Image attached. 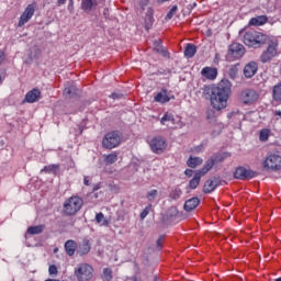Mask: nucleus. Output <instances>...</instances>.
Returning <instances> with one entry per match:
<instances>
[{
    "label": "nucleus",
    "mask_w": 281,
    "mask_h": 281,
    "mask_svg": "<svg viewBox=\"0 0 281 281\" xmlns=\"http://www.w3.org/2000/svg\"><path fill=\"white\" fill-rule=\"evenodd\" d=\"M272 98L276 102H281V82L277 83L272 89Z\"/></svg>",
    "instance_id": "obj_35"
},
{
    "label": "nucleus",
    "mask_w": 281,
    "mask_h": 281,
    "mask_svg": "<svg viewBox=\"0 0 281 281\" xmlns=\"http://www.w3.org/2000/svg\"><path fill=\"white\" fill-rule=\"evenodd\" d=\"M91 251V241L88 238H85L81 244L77 245V255L87 256Z\"/></svg>",
    "instance_id": "obj_15"
},
{
    "label": "nucleus",
    "mask_w": 281,
    "mask_h": 281,
    "mask_svg": "<svg viewBox=\"0 0 281 281\" xmlns=\"http://www.w3.org/2000/svg\"><path fill=\"white\" fill-rule=\"evenodd\" d=\"M85 201L78 195H72L64 202L63 212L65 216H76L79 210H82Z\"/></svg>",
    "instance_id": "obj_3"
},
{
    "label": "nucleus",
    "mask_w": 281,
    "mask_h": 281,
    "mask_svg": "<svg viewBox=\"0 0 281 281\" xmlns=\"http://www.w3.org/2000/svg\"><path fill=\"white\" fill-rule=\"evenodd\" d=\"M95 221L101 227H109L111 225V220H106L102 212L95 214Z\"/></svg>",
    "instance_id": "obj_28"
},
{
    "label": "nucleus",
    "mask_w": 281,
    "mask_h": 281,
    "mask_svg": "<svg viewBox=\"0 0 281 281\" xmlns=\"http://www.w3.org/2000/svg\"><path fill=\"white\" fill-rule=\"evenodd\" d=\"M201 203V200L199 198H191L184 202V211L186 212H192V210H196Z\"/></svg>",
    "instance_id": "obj_19"
},
{
    "label": "nucleus",
    "mask_w": 281,
    "mask_h": 281,
    "mask_svg": "<svg viewBox=\"0 0 281 281\" xmlns=\"http://www.w3.org/2000/svg\"><path fill=\"white\" fill-rule=\"evenodd\" d=\"M204 95H210L211 106L215 111L227 109V102H229L232 97V81L229 79H222L217 86H206L204 88Z\"/></svg>",
    "instance_id": "obj_1"
},
{
    "label": "nucleus",
    "mask_w": 281,
    "mask_h": 281,
    "mask_svg": "<svg viewBox=\"0 0 281 281\" xmlns=\"http://www.w3.org/2000/svg\"><path fill=\"white\" fill-rule=\"evenodd\" d=\"M49 276H58V267L56 265H52L48 268Z\"/></svg>",
    "instance_id": "obj_44"
},
{
    "label": "nucleus",
    "mask_w": 281,
    "mask_h": 281,
    "mask_svg": "<svg viewBox=\"0 0 281 281\" xmlns=\"http://www.w3.org/2000/svg\"><path fill=\"white\" fill-rule=\"evenodd\" d=\"M269 135H271V130L269 128H262L260 132H259V139L261 142H268L269 140Z\"/></svg>",
    "instance_id": "obj_38"
},
{
    "label": "nucleus",
    "mask_w": 281,
    "mask_h": 281,
    "mask_svg": "<svg viewBox=\"0 0 281 281\" xmlns=\"http://www.w3.org/2000/svg\"><path fill=\"white\" fill-rule=\"evenodd\" d=\"M258 74V63L250 61L244 67L245 78H254Z\"/></svg>",
    "instance_id": "obj_13"
},
{
    "label": "nucleus",
    "mask_w": 281,
    "mask_h": 281,
    "mask_svg": "<svg viewBox=\"0 0 281 281\" xmlns=\"http://www.w3.org/2000/svg\"><path fill=\"white\" fill-rule=\"evenodd\" d=\"M98 8V0H81V10L86 14H91Z\"/></svg>",
    "instance_id": "obj_16"
},
{
    "label": "nucleus",
    "mask_w": 281,
    "mask_h": 281,
    "mask_svg": "<svg viewBox=\"0 0 281 281\" xmlns=\"http://www.w3.org/2000/svg\"><path fill=\"white\" fill-rule=\"evenodd\" d=\"M269 21L267 15H258L256 18H251L248 22V25H254L255 27H259L260 25H265Z\"/></svg>",
    "instance_id": "obj_21"
},
{
    "label": "nucleus",
    "mask_w": 281,
    "mask_h": 281,
    "mask_svg": "<svg viewBox=\"0 0 281 281\" xmlns=\"http://www.w3.org/2000/svg\"><path fill=\"white\" fill-rule=\"evenodd\" d=\"M103 14H104L105 19H108V16H109V9H104L103 10Z\"/></svg>",
    "instance_id": "obj_52"
},
{
    "label": "nucleus",
    "mask_w": 281,
    "mask_h": 281,
    "mask_svg": "<svg viewBox=\"0 0 281 281\" xmlns=\"http://www.w3.org/2000/svg\"><path fill=\"white\" fill-rule=\"evenodd\" d=\"M156 245H157L158 249H161V247H164V236H160L157 239Z\"/></svg>",
    "instance_id": "obj_45"
},
{
    "label": "nucleus",
    "mask_w": 281,
    "mask_h": 281,
    "mask_svg": "<svg viewBox=\"0 0 281 281\" xmlns=\"http://www.w3.org/2000/svg\"><path fill=\"white\" fill-rule=\"evenodd\" d=\"M196 54V46L194 44H187L184 49L186 58H194Z\"/></svg>",
    "instance_id": "obj_31"
},
{
    "label": "nucleus",
    "mask_w": 281,
    "mask_h": 281,
    "mask_svg": "<svg viewBox=\"0 0 281 281\" xmlns=\"http://www.w3.org/2000/svg\"><path fill=\"white\" fill-rule=\"evenodd\" d=\"M150 210H153V204L147 205L143 212L140 213V218L142 221H144V218H146V216H148V214H150Z\"/></svg>",
    "instance_id": "obj_41"
},
{
    "label": "nucleus",
    "mask_w": 281,
    "mask_h": 281,
    "mask_svg": "<svg viewBox=\"0 0 281 281\" xmlns=\"http://www.w3.org/2000/svg\"><path fill=\"white\" fill-rule=\"evenodd\" d=\"M161 40L154 42V47L157 52V54H161L165 58H170V53H168V49L161 45Z\"/></svg>",
    "instance_id": "obj_23"
},
{
    "label": "nucleus",
    "mask_w": 281,
    "mask_h": 281,
    "mask_svg": "<svg viewBox=\"0 0 281 281\" xmlns=\"http://www.w3.org/2000/svg\"><path fill=\"white\" fill-rule=\"evenodd\" d=\"M122 144V134L120 131H112L104 135L102 138V147L106 150H113Z\"/></svg>",
    "instance_id": "obj_4"
},
{
    "label": "nucleus",
    "mask_w": 281,
    "mask_h": 281,
    "mask_svg": "<svg viewBox=\"0 0 281 281\" xmlns=\"http://www.w3.org/2000/svg\"><path fill=\"white\" fill-rule=\"evenodd\" d=\"M228 157H232V154L229 153H217L214 154L211 159H213V164H222L225 159H228Z\"/></svg>",
    "instance_id": "obj_26"
},
{
    "label": "nucleus",
    "mask_w": 281,
    "mask_h": 281,
    "mask_svg": "<svg viewBox=\"0 0 281 281\" xmlns=\"http://www.w3.org/2000/svg\"><path fill=\"white\" fill-rule=\"evenodd\" d=\"M85 186H91V181L89 180V177L83 178Z\"/></svg>",
    "instance_id": "obj_50"
},
{
    "label": "nucleus",
    "mask_w": 281,
    "mask_h": 281,
    "mask_svg": "<svg viewBox=\"0 0 281 281\" xmlns=\"http://www.w3.org/2000/svg\"><path fill=\"white\" fill-rule=\"evenodd\" d=\"M203 164V158L201 157H189V159L187 160V166L189 168H196L199 166H201Z\"/></svg>",
    "instance_id": "obj_29"
},
{
    "label": "nucleus",
    "mask_w": 281,
    "mask_h": 281,
    "mask_svg": "<svg viewBox=\"0 0 281 281\" xmlns=\"http://www.w3.org/2000/svg\"><path fill=\"white\" fill-rule=\"evenodd\" d=\"M64 95H68V98H74V95H78V88H76L75 86L65 88Z\"/></svg>",
    "instance_id": "obj_37"
},
{
    "label": "nucleus",
    "mask_w": 281,
    "mask_h": 281,
    "mask_svg": "<svg viewBox=\"0 0 281 281\" xmlns=\"http://www.w3.org/2000/svg\"><path fill=\"white\" fill-rule=\"evenodd\" d=\"M45 231V225L31 226L27 228V234L31 236H36L37 234H43Z\"/></svg>",
    "instance_id": "obj_33"
},
{
    "label": "nucleus",
    "mask_w": 281,
    "mask_h": 281,
    "mask_svg": "<svg viewBox=\"0 0 281 281\" xmlns=\"http://www.w3.org/2000/svg\"><path fill=\"white\" fill-rule=\"evenodd\" d=\"M181 194H183V191L179 188H176L170 192L169 196L173 201H177L178 199H181Z\"/></svg>",
    "instance_id": "obj_39"
},
{
    "label": "nucleus",
    "mask_w": 281,
    "mask_h": 281,
    "mask_svg": "<svg viewBox=\"0 0 281 281\" xmlns=\"http://www.w3.org/2000/svg\"><path fill=\"white\" fill-rule=\"evenodd\" d=\"M71 5H74V0H70L68 8H71Z\"/></svg>",
    "instance_id": "obj_54"
},
{
    "label": "nucleus",
    "mask_w": 281,
    "mask_h": 281,
    "mask_svg": "<svg viewBox=\"0 0 281 281\" xmlns=\"http://www.w3.org/2000/svg\"><path fill=\"white\" fill-rule=\"evenodd\" d=\"M212 113H214V111H212V110H209V111L206 112V117H207V120H212Z\"/></svg>",
    "instance_id": "obj_51"
},
{
    "label": "nucleus",
    "mask_w": 281,
    "mask_h": 281,
    "mask_svg": "<svg viewBox=\"0 0 281 281\" xmlns=\"http://www.w3.org/2000/svg\"><path fill=\"white\" fill-rule=\"evenodd\" d=\"M177 10H179V8L177 5H173L170 11L167 13L166 19H172V16H175L177 14Z\"/></svg>",
    "instance_id": "obj_43"
},
{
    "label": "nucleus",
    "mask_w": 281,
    "mask_h": 281,
    "mask_svg": "<svg viewBox=\"0 0 281 281\" xmlns=\"http://www.w3.org/2000/svg\"><path fill=\"white\" fill-rule=\"evenodd\" d=\"M110 98H112V100H120V98H122V94H117L115 92H113Z\"/></svg>",
    "instance_id": "obj_46"
},
{
    "label": "nucleus",
    "mask_w": 281,
    "mask_h": 281,
    "mask_svg": "<svg viewBox=\"0 0 281 281\" xmlns=\"http://www.w3.org/2000/svg\"><path fill=\"white\" fill-rule=\"evenodd\" d=\"M42 54L43 52L41 50V48H38V46H33L31 48V53L29 54V57L31 60H38Z\"/></svg>",
    "instance_id": "obj_34"
},
{
    "label": "nucleus",
    "mask_w": 281,
    "mask_h": 281,
    "mask_svg": "<svg viewBox=\"0 0 281 281\" xmlns=\"http://www.w3.org/2000/svg\"><path fill=\"white\" fill-rule=\"evenodd\" d=\"M3 60H5V54L0 50V65H2Z\"/></svg>",
    "instance_id": "obj_49"
},
{
    "label": "nucleus",
    "mask_w": 281,
    "mask_h": 281,
    "mask_svg": "<svg viewBox=\"0 0 281 281\" xmlns=\"http://www.w3.org/2000/svg\"><path fill=\"white\" fill-rule=\"evenodd\" d=\"M274 281H281V277H280V278H277Z\"/></svg>",
    "instance_id": "obj_58"
},
{
    "label": "nucleus",
    "mask_w": 281,
    "mask_h": 281,
    "mask_svg": "<svg viewBox=\"0 0 281 281\" xmlns=\"http://www.w3.org/2000/svg\"><path fill=\"white\" fill-rule=\"evenodd\" d=\"M60 168V165H48V166H44V168L41 170V172H44L45 175H57L58 170Z\"/></svg>",
    "instance_id": "obj_30"
},
{
    "label": "nucleus",
    "mask_w": 281,
    "mask_h": 281,
    "mask_svg": "<svg viewBox=\"0 0 281 281\" xmlns=\"http://www.w3.org/2000/svg\"><path fill=\"white\" fill-rule=\"evenodd\" d=\"M245 56V46L239 43H233L228 47V58L240 60Z\"/></svg>",
    "instance_id": "obj_9"
},
{
    "label": "nucleus",
    "mask_w": 281,
    "mask_h": 281,
    "mask_svg": "<svg viewBox=\"0 0 281 281\" xmlns=\"http://www.w3.org/2000/svg\"><path fill=\"white\" fill-rule=\"evenodd\" d=\"M201 76H203V78L206 80H216V78H218V69L206 66L201 70Z\"/></svg>",
    "instance_id": "obj_12"
},
{
    "label": "nucleus",
    "mask_w": 281,
    "mask_h": 281,
    "mask_svg": "<svg viewBox=\"0 0 281 281\" xmlns=\"http://www.w3.org/2000/svg\"><path fill=\"white\" fill-rule=\"evenodd\" d=\"M67 3V0H57L56 5L57 8H60V5H65Z\"/></svg>",
    "instance_id": "obj_48"
},
{
    "label": "nucleus",
    "mask_w": 281,
    "mask_h": 281,
    "mask_svg": "<svg viewBox=\"0 0 281 281\" xmlns=\"http://www.w3.org/2000/svg\"><path fill=\"white\" fill-rule=\"evenodd\" d=\"M192 8H196V2L193 3Z\"/></svg>",
    "instance_id": "obj_57"
},
{
    "label": "nucleus",
    "mask_w": 281,
    "mask_h": 281,
    "mask_svg": "<svg viewBox=\"0 0 281 281\" xmlns=\"http://www.w3.org/2000/svg\"><path fill=\"white\" fill-rule=\"evenodd\" d=\"M65 251L67 256H76V251H78V243L74 239H68L65 245Z\"/></svg>",
    "instance_id": "obj_18"
},
{
    "label": "nucleus",
    "mask_w": 281,
    "mask_h": 281,
    "mask_svg": "<svg viewBox=\"0 0 281 281\" xmlns=\"http://www.w3.org/2000/svg\"><path fill=\"white\" fill-rule=\"evenodd\" d=\"M157 194H159V192L157 191V189H153L147 193V199L148 201H153L154 199H157Z\"/></svg>",
    "instance_id": "obj_42"
},
{
    "label": "nucleus",
    "mask_w": 281,
    "mask_h": 281,
    "mask_svg": "<svg viewBox=\"0 0 281 281\" xmlns=\"http://www.w3.org/2000/svg\"><path fill=\"white\" fill-rule=\"evenodd\" d=\"M154 280H155V281H160L159 278H157V277H155Z\"/></svg>",
    "instance_id": "obj_56"
},
{
    "label": "nucleus",
    "mask_w": 281,
    "mask_h": 281,
    "mask_svg": "<svg viewBox=\"0 0 281 281\" xmlns=\"http://www.w3.org/2000/svg\"><path fill=\"white\" fill-rule=\"evenodd\" d=\"M1 82H2V78H1V75H0V85H1Z\"/></svg>",
    "instance_id": "obj_59"
},
{
    "label": "nucleus",
    "mask_w": 281,
    "mask_h": 281,
    "mask_svg": "<svg viewBox=\"0 0 281 281\" xmlns=\"http://www.w3.org/2000/svg\"><path fill=\"white\" fill-rule=\"evenodd\" d=\"M170 122L171 124H176L175 114L170 112H166L164 116L160 119V124L166 126V123Z\"/></svg>",
    "instance_id": "obj_32"
},
{
    "label": "nucleus",
    "mask_w": 281,
    "mask_h": 281,
    "mask_svg": "<svg viewBox=\"0 0 281 281\" xmlns=\"http://www.w3.org/2000/svg\"><path fill=\"white\" fill-rule=\"evenodd\" d=\"M35 8L34 4H29L26 7V9L24 10V12L22 13V15L20 16V21H19V27H22V25L24 23H27V21H30V19H32V16H34V12H35Z\"/></svg>",
    "instance_id": "obj_11"
},
{
    "label": "nucleus",
    "mask_w": 281,
    "mask_h": 281,
    "mask_svg": "<svg viewBox=\"0 0 281 281\" xmlns=\"http://www.w3.org/2000/svg\"><path fill=\"white\" fill-rule=\"evenodd\" d=\"M54 254H58V248H54Z\"/></svg>",
    "instance_id": "obj_55"
},
{
    "label": "nucleus",
    "mask_w": 281,
    "mask_h": 281,
    "mask_svg": "<svg viewBox=\"0 0 281 281\" xmlns=\"http://www.w3.org/2000/svg\"><path fill=\"white\" fill-rule=\"evenodd\" d=\"M274 115H278V117H281V111H280V110H277V111L274 112Z\"/></svg>",
    "instance_id": "obj_53"
},
{
    "label": "nucleus",
    "mask_w": 281,
    "mask_h": 281,
    "mask_svg": "<svg viewBox=\"0 0 281 281\" xmlns=\"http://www.w3.org/2000/svg\"><path fill=\"white\" fill-rule=\"evenodd\" d=\"M203 176L195 171L194 177L189 181L190 190H196L199 188V183H201V178Z\"/></svg>",
    "instance_id": "obj_27"
},
{
    "label": "nucleus",
    "mask_w": 281,
    "mask_h": 281,
    "mask_svg": "<svg viewBox=\"0 0 281 281\" xmlns=\"http://www.w3.org/2000/svg\"><path fill=\"white\" fill-rule=\"evenodd\" d=\"M243 43L247 47H254L258 49L262 45H268L266 50H263L259 57L260 63L263 65L271 63L276 56H278V38L271 36H244Z\"/></svg>",
    "instance_id": "obj_2"
},
{
    "label": "nucleus",
    "mask_w": 281,
    "mask_h": 281,
    "mask_svg": "<svg viewBox=\"0 0 281 281\" xmlns=\"http://www.w3.org/2000/svg\"><path fill=\"white\" fill-rule=\"evenodd\" d=\"M149 147L155 155H161L168 148V142L164 136H156L149 142Z\"/></svg>",
    "instance_id": "obj_8"
},
{
    "label": "nucleus",
    "mask_w": 281,
    "mask_h": 281,
    "mask_svg": "<svg viewBox=\"0 0 281 281\" xmlns=\"http://www.w3.org/2000/svg\"><path fill=\"white\" fill-rule=\"evenodd\" d=\"M262 168L263 170L278 172V170H281V156L278 154H268L262 162Z\"/></svg>",
    "instance_id": "obj_7"
},
{
    "label": "nucleus",
    "mask_w": 281,
    "mask_h": 281,
    "mask_svg": "<svg viewBox=\"0 0 281 281\" xmlns=\"http://www.w3.org/2000/svg\"><path fill=\"white\" fill-rule=\"evenodd\" d=\"M218 188V179H209L205 181L203 186V192L204 194H212Z\"/></svg>",
    "instance_id": "obj_17"
},
{
    "label": "nucleus",
    "mask_w": 281,
    "mask_h": 281,
    "mask_svg": "<svg viewBox=\"0 0 281 281\" xmlns=\"http://www.w3.org/2000/svg\"><path fill=\"white\" fill-rule=\"evenodd\" d=\"M117 157H120V153L112 151L111 154L103 155V161L106 166H113L117 161Z\"/></svg>",
    "instance_id": "obj_22"
},
{
    "label": "nucleus",
    "mask_w": 281,
    "mask_h": 281,
    "mask_svg": "<svg viewBox=\"0 0 281 281\" xmlns=\"http://www.w3.org/2000/svg\"><path fill=\"white\" fill-rule=\"evenodd\" d=\"M155 11L149 8L147 9L146 15H145V25L146 27H151V25L155 23Z\"/></svg>",
    "instance_id": "obj_25"
},
{
    "label": "nucleus",
    "mask_w": 281,
    "mask_h": 281,
    "mask_svg": "<svg viewBox=\"0 0 281 281\" xmlns=\"http://www.w3.org/2000/svg\"><path fill=\"white\" fill-rule=\"evenodd\" d=\"M184 175H186V177H192V175H194V170L187 169V170H184Z\"/></svg>",
    "instance_id": "obj_47"
},
{
    "label": "nucleus",
    "mask_w": 281,
    "mask_h": 281,
    "mask_svg": "<svg viewBox=\"0 0 281 281\" xmlns=\"http://www.w3.org/2000/svg\"><path fill=\"white\" fill-rule=\"evenodd\" d=\"M228 76L232 80H236V76H238V67L236 65L231 66L228 70Z\"/></svg>",
    "instance_id": "obj_40"
},
{
    "label": "nucleus",
    "mask_w": 281,
    "mask_h": 281,
    "mask_svg": "<svg viewBox=\"0 0 281 281\" xmlns=\"http://www.w3.org/2000/svg\"><path fill=\"white\" fill-rule=\"evenodd\" d=\"M102 281H111L113 280V270L111 268H104L101 273Z\"/></svg>",
    "instance_id": "obj_36"
},
{
    "label": "nucleus",
    "mask_w": 281,
    "mask_h": 281,
    "mask_svg": "<svg viewBox=\"0 0 281 281\" xmlns=\"http://www.w3.org/2000/svg\"><path fill=\"white\" fill-rule=\"evenodd\" d=\"M256 177V171L247 169L245 167H237L234 172V178L239 181H245V179H254Z\"/></svg>",
    "instance_id": "obj_10"
},
{
    "label": "nucleus",
    "mask_w": 281,
    "mask_h": 281,
    "mask_svg": "<svg viewBox=\"0 0 281 281\" xmlns=\"http://www.w3.org/2000/svg\"><path fill=\"white\" fill-rule=\"evenodd\" d=\"M238 99L241 104H245L246 106H251V104H256V102L260 100V93H258V91L254 89L247 88L239 93Z\"/></svg>",
    "instance_id": "obj_6"
},
{
    "label": "nucleus",
    "mask_w": 281,
    "mask_h": 281,
    "mask_svg": "<svg viewBox=\"0 0 281 281\" xmlns=\"http://www.w3.org/2000/svg\"><path fill=\"white\" fill-rule=\"evenodd\" d=\"M154 101L158 102L159 104H167V102L170 101V98L168 97V90L162 89L160 92H158L154 97Z\"/></svg>",
    "instance_id": "obj_20"
},
{
    "label": "nucleus",
    "mask_w": 281,
    "mask_h": 281,
    "mask_svg": "<svg viewBox=\"0 0 281 281\" xmlns=\"http://www.w3.org/2000/svg\"><path fill=\"white\" fill-rule=\"evenodd\" d=\"M40 99L41 90L38 88H34L26 93L24 102H27L29 104H34V102H38Z\"/></svg>",
    "instance_id": "obj_14"
},
{
    "label": "nucleus",
    "mask_w": 281,
    "mask_h": 281,
    "mask_svg": "<svg viewBox=\"0 0 281 281\" xmlns=\"http://www.w3.org/2000/svg\"><path fill=\"white\" fill-rule=\"evenodd\" d=\"M75 277L78 281H90L93 279V266L89 263H79L75 268Z\"/></svg>",
    "instance_id": "obj_5"
},
{
    "label": "nucleus",
    "mask_w": 281,
    "mask_h": 281,
    "mask_svg": "<svg viewBox=\"0 0 281 281\" xmlns=\"http://www.w3.org/2000/svg\"><path fill=\"white\" fill-rule=\"evenodd\" d=\"M214 166H215L214 159L209 158V159L205 161L204 166H203L201 169H199L196 172H199L202 177H205V176L207 175V172H209L212 168H214Z\"/></svg>",
    "instance_id": "obj_24"
}]
</instances>
